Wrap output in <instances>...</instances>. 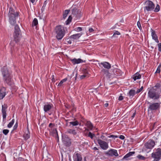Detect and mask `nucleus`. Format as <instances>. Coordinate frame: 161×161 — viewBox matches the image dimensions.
Returning a JSON list of instances; mask_svg holds the SVG:
<instances>
[{
    "label": "nucleus",
    "instance_id": "f3484780",
    "mask_svg": "<svg viewBox=\"0 0 161 161\" xmlns=\"http://www.w3.org/2000/svg\"><path fill=\"white\" fill-rule=\"evenodd\" d=\"M6 95V89L5 87H3L0 90V100H2Z\"/></svg>",
    "mask_w": 161,
    "mask_h": 161
},
{
    "label": "nucleus",
    "instance_id": "a878e982",
    "mask_svg": "<svg viewBox=\"0 0 161 161\" xmlns=\"http://www.w3.org/2000/svg\"><path fill=\"white\" fill-rule=\"evenodd\" d=\"M15 42L14 40L13 41H11L10 43V48L11 49V50L12 52H13L14 51V47H15Z\"/></svg>",
    "mask_w": 161,
    "mask_h": 161
},
{
    "label": "nucleus",
    "instance_id": "13d9d810",
    "mask_svg": "<svg viewBox=\"0 0 161 161\" xmlns=\"http://www.w3.org/2000/svg\"><path fill=\"white\" fill-rule=\"evenodd\" d=\"M67 80V78H66L63 80H61L63 83L65 81H66Z\"/></svg>",
    "mask_w": 161,
    "mask_h": 161
},
{
    "label": "nucleus",
    "instance_id": "a211bd4d",
    "mask_svg": "<svg viewBox=\"0 0 161 161\" xmlns=\"http://www.w3.org/2000/svg\"><path fill=\"white\" fill-rule=\"evenodd\" d=\"M151 30V36L153 39L156 42L158 43L159 42L158 39V37L155 31L152 29Z\"/></svg>",
    "mask_w": 161,
    "mask_h": 161
},
{
    "label": "nucleus",
    "instance_id": "4be33fe9",
    "mask_svg": "<svg viewBox=\"0 0 161 161\" xmlns=\"http://www.w3.org/2000/svg\"><path fill=\"white\" fill-rule=\"evenodd\" d=\"M142 75L138 72H137L132 76V78L134 81L137 79H140L141 78Z\"/></svg>",
    "mask_w": 161,
    "mask_h": 161
},
{
    "label": "nucleus",
    "instance_id": "f03ea898",
    "mask_svg": "<svg viewBox=\"0 0 161 161\" xmlns=\"http://www.w3.org/2000/svg\"><path fill=\"white\" fill-rule=\"evenodd\" d=\"M1 71L4 82L9 86H13L14 83L12 79L13 76L11 71L5 66L2 69Z\"/></svg>",
    "mask_w": 161,
    "mask_h": 161
},
{
    "label": "nucleus",
    "instance_id": "e433bc0d",
    "mask_svg": "<svg viewBox=\"0 0 161 161\" xmlns=\"http://www.w3.org/2000/svg\"><path fill=\"white\" fill-rule=\"evenodd\" d=\"M94 136L95 134H94L90 132H89L88 134V136L90 137L91 139H92Z\"/></svg>",
    "mask_w": 161,
    "mask_h": 161
},
{
    "label": "nucleus",
    "instance_id": "e2e57ef3",
    "mask_svg": "<svg viewBox=\"0 0 161 161\" xmlns=\"http://www.w3.org/2000/svg\"><path fill=\"white\" fill-rule=\"evenodd\" d=\"M135 114H136V112H135L134 113H133L132 116H131V117L132 118V119H133L135 115Z\"/></svg>",
    "mask_w": 161,
    "mask_h": 161
},
{
    "label": "nucleus",
    "instance_id": "864d4df0",
    "mask_svg": "<svg viewBox=\"0 0 161 161\" xmlns=\"http://www.w3.org/2000/svg\"><path fill=\"white\" fill-rule=\"evenodd\" d=\"M135 153L134 152H130L128 153V154L129 155V156L130 157L131 156H132L133 154H134Z\"/></svg>",
    "mask_w": 161,
    "mask_h": 161
},
{
    "label": "nucleus",
    "instance_id": "4468645a",
    "mask_svg": "<svg viewBox=\"0 0 161 161\" xmlns=\"http://www.w3.org/2000/svg\"><path fill=\"white\" fill-rule=\"evenodd\" d=\"M106 154L107 156L112 157H117L119 156L117 150L113 149H111L107 151L106 153Z\"/></svg>",
    "mask_w": 161,
    "mask_h": 161
},
{
    "label": "nucleus",
    "instance_id": "3c124183",
    "mask_svg": "<svg viewBox=\"0 0 161 161\" xmlns=\"http://www.w3.org/2000/svg\"><path fill=\"white\" fill-rule=\"evenodd\" d=\"M130 156H129V155L128 154V153L126 155H125L123 158V159H125L128 158Z\"/></svg>",
    "mask_w": 161,
    "mask_h": 161
},
{
    "label": "nucleus",
    "instance_id": "2eb2a0df",
    "mask_svg": "<svg viewBox=\"0 0 161 161\" xmlns=\"http://www.w3.org/2000/svg\"><path fill=\"white\" fill-rule=\"evenodd\" d=\"M73 161H81L82 157L80 153L75 152L73 156Z\"/></svg>",
    "mask_w": 161,
    "mask_h": 161
},
{
    "label": "nucleus",
    "instance_id": "f8f14e48",
    "mask_svg": "<svg viewBox=\"0 0 161 161\" xmlns=\"http://www.w3.org/2000/svg\"><path fill=\"white\" fill-rule=\"evenodd\" d=\"M8 108L7 105L6 104H4L2 106V113L3 118V121H4L5 123L6 118L7 115L6 111Z\"/></svg>",
    "mask_w": 161,
    "mask_h": 161
},
{
    "label": "nucleus",
    "instance_id": "a18cd8bd",
    "mask_svg": "<svg viewBox=\"0 0 161 161\" xmlns=\"http://www.w3.org/2000/svg\"><path fill=\"white\" fill-rule=\"evenodd\" d=\"M143 89V86H142L140 88L137 90L136 92V93H139L140 92H141L142 91Z\"/></svg>",
    "mask_w": 161,
    "mask_h": 161
},
{
    "label": "nucleus",
    "instance_id": "4d7b16f0",
    "mask_svg": "<svg viewBox=\"0 0 161 161\" xmlns=\"http://www.w3.org/2000/svg\"><path fill=\"white\" fill-rule=\"evenodd\" d=\"M63 83L61 81L58 83V86L59 87L63 85Z\"/></svg>",
    "mask_w": 161,
    "mask_h": 161
},
{
    "label": "nucleus",
    "instance_id": "de8ad7c7",
    "mask_svg": "<svg viewBox=\"0 0 161 161\" xmlns=\"http://www.w3.org/2000/svg\"><path fill=\"white\" fill-rule=\"evenodd\" d=\"M108 137L109 138H118V137L117 136L113 135H111L109 136H108Z\"/></svg>",
    "mask_w": 161,
    "mask_h": 161
},
{
    "label": "nucleus",
    "instance_id": "423d86ee",
    "mask_svg": "<svg viewBox=\"0 0 161 161\" xmlns=\"http://www.w3.org/2000/svg\"><path fill=\"white\" fill-rule=\"evenodd\" d=\"M155 144V142L153 139H150L145 143L143 149L148 153L154 147Z\"/></svg>",
    "mask_w": 161,
    "mask_h": 161
},
{
    "label": "nucleus",
    "instance_id": "774afa93",
    "mask_svg": "<svg viewBox=\"0 0 161 161\" xmlns=\"http://www.w3.org/2000/svg\"><path fill=\"white\" fill-rule=\"evenodd\" d=\"M93 149L95 150H98V149L96 147H94L93 148Z\"/></svg>",
    "mask_w": 161,
    "mask_h": 161
},
{
    "label": "nucleus",
    "instance_id": "052dcab7",
    "mask_svg": "<svg viewBox=\"0 0 161 161\" xmlns=\"http://www.w3.org/2000/svg\"><path fill=\"white\" fill-rule=\"evenodd\" d=\"M86 76V75H81L80 76V78L81 79H83V78H84Z\"/></svg>",
    "mask_w": 161,
    "mask_h": 161
},
{
    "label": "nucleus",
    "instance_id": "5fc2aeb1",
    "mask_svg": "<svg viewBox=\"0 0 161 161\" xmlns=\"http://www.w3.org/2000/svg\"><path fill=\"white\" fill-rule=\"evenodd\" d=\"M119 137L120 139L121 140H124L125 138V137L124 136L122 135H120Z\"/></svg>",
    "mask_w": 161,
    "mask_h": 161
},
{
    "label": "nucleus",
    "instance_id": "6e6552de",
    "mask_svg": "<svg viewBox=\"0 0 161 161\" xmlns=\"http://www.w3.org/2000/svg\"><path fill=\"white\" fill-rule=\"evenodd\" d=\"M149 106L148 110L151 111H156L160 109L161 103H148Z\"/></svg>",
    "mask_w": 161,
    "mask_h": 161
},
{
    "label": "nucleus",
    "instance_id": "c03bdc74",
    "mask_svg": "<svg viewBox=\"0 0 161 161\" xmlns=\"http://www.w3.org/2000/svg\"><path fill=\"white\" fill-rule=\"evenodd\" d=\"M75 31H80L82 30V28L80 27H78L75 28Z\"/></svg>",
    "mask_w": 161,
    "mask_h": 161
},
{
    "label": "nucleus",
    "instance_id": "0eeeda50",
    "mask_svg": "<svg viewBox=\"0 0 161 161\" xmlns=\"http://www.w3.org/2000/svg\"><path fill=\"white\" fill-rule=\"evenodd\" d=\"M151 157L154 158L153 161H159L161 158V149L158 148L156 149V152L151 154Z\"/></svg>",
    "mask_w": 161,
    "mask_h": 161
},
{
    "label": "nucleus",
    "instance_id": "49530a36",
    "mask_svg": "<svg viewBox=\"0 0 161 161\" xmlns=\"http://www.w3.org/2000/svg\"><path fill=\"white\" fill-rule=\"evenodd\" d=\"M66 42H67V44H71L72 43L71 40H70V38H69L67 39Z\"/></svg>",
    "mask_w": 161,
    "mask_h": 161
},
{
    "label": "nucleus",
    "instance_id": "72a5a7b5",
    "mask_svg": "<svg viewBox=\"0 0 161 161\" xmlns=\"http://www.w3.org/2000/svg\"><path fill=\"white\" fill-rule=\"evenodd\" d=\"M72 18L71 16H69L67 20L66 21V24L67 25H69L70 23Z\"/></svg>",
    "mask_w": 161,
    "mask_h": 161
},
{
    "label": "nucleus",
    "instance_id": "37998d69",
    "mask_svg": "<svg viewBox=\"0 0 161 161\" xmlns=\"http://www.w3.org/2000/svg\"><path fill=\"white\" fill-rule=\"evenodd\" d=\"M120 33L119 32L117 31H115L114 33L113 36L115 37V36L116 35H120Z\"/></svg>",
    "mask_w": 161,
    "mask_h": 161
},
{
    "label": "nucleus",
    "instance_id": "09e8293b",
    "mask_svg": "<svg viewBox=\"0 0 161 161\" xmlns=\"http://www.w3.org/2000/svg\"><path fill=\"white\" fill-rule=\"evenodd\" d=\"M25 160L24 158L21 157H19L17 159V161H25Z\"/></svg>",
    "mask_w": 161,
    "mask_h": 161
},
{
    "label": "nucleus",
    "instance_id": "aec40b11",
    "mask_svg": "<svg viewBox=\"0 0 161 161\" xmlns=\"http://www.w3.org/2000/svg\"><path fill=\"white\" fill-rule=\"evenodd\" d=\"M53 105L46 104L44 106L43 109L45 112H48L52 108Z\"/></svg>",
    "mask_w": 161,
    "mask_h": 161
},
{
    "label": "nucleus",
    "instance_id": "bb28decb",
    "mask_svg": "<svg viewBox=\"0 0 161 161\" xmlns=\"http://www.w3.org/2000/svg\"><path fill=\"white\" fill-rule=\"evenodd\" d=\"M121 71L119 69L115 68L114 69L113 73L115 75H118L121 74Z\"/></svg>",
    "mask_w": 161,
    "mask_h": 161
},
{
    "label": "nucleus",
    "instance_id": "ea45409f",
    "mask_svg": "<svg viewBox=\"0 0 161 161\" xmlns=\"http://www.w3.org/2000/svg\"><path fill=\"white\" fill-rule=\"evenodd\" d=\"M87 125L88 127L89 128V129H90V130H92V129L93 128V126L91 122H88Z\"/></svg>",
    "mask_w": 161,
    "mask_h": 161
},
{
    "label": "nucleus",
    "instance_id": "c9c22d12",
    "mask_svg": "<svg viewBox=\"0 0 161 161\" xmlns=\"http://www.w3.org/2000/svg\"><path fill=\"white\" fill-rule=\"evenodd\" d=\"M161 64H160L158 66V68L157 69L156 71L155 72V73H159L160 72V69H161Z\"/></svg>",
    "mask_w": 161,
    "mask_h": 161
},
{
    "label": "nucleus",
    "instance_id": "4c0bfd02",
    "mask_svg": "<svg viewBox=\"0 0 161 161\" xmlns=\"http://www.w3.org/2000/svg\"><path fill=\"white\" fill-rule=\"evenodd\" d=\"M9 132V130L8 129H4L3 130V133L5 135H7Z\"/></svg>",
    "mask_w": 161,
    "mask_h": 161
},
{
    "label": "nucleus",
    "instance_id": "603ef678",
    "mask_svg": "<svg viewBox=\"0 0 161 161\" xmlns=\"http://www.w3.org/2000/svg\"><path fill=\"white\" fill-rule=\"evenodd\" d=\"M105 136L103 135H102L100 137V138H99V139H101V140H106V139H105Z\"/></svg>",
    "mask_w": 161,
    "mask_h": 161
},
{
    "label": "nucleus",
    "instance_id": "9d476101",
    "mask_svg": "<svg viewBox=\"0 0 161 161\" xmlns=\"http://www.w3.org/2000/svg\"><path fill=\"white\" fill-rule=\"evenodd\" d=\"M48 130L49 131L50 134L53 136H54L57 134V130L55 127L54 124L50 123L48 126Z\"/></svg>",
    "mask_w": 161,
    "mask_h": 161
},
{
    "label": "nucleus",
    "instance_id": "680f3d73",
    "mask_svg": "<svg viewBox=\"0 0 161 161\" xmlns=\"http://www.w3.org/2000/svg\"><path fill=\"white\" fill-rule=\"evenodd\" d=\"M89 31L90 32H92L94 31V30L92 28H91L89 29Z\"/></svg>",
    "mask_w": 161,
    "mask_h": 161
},
{
    "label": "nucleus",
    "instance_id": "9b49d317",
    "mask_svg": "<svg viewBox=\"0 0 161 161\" xmlns=\"http://www.w3.org/2000/svg\"><path fill=\"white\" fill-rule=\"evenodd\" d=\"M97 141L101 148L103 150H106L108 148V143L103 141L99 138H98Z\"/></svg>",
    "mask_w": 161,
    "mask_h": 161
},
{
    "label": "nucleus",
    "instance_id": "dca6fc26",
    "mask_svg": "<svg viewBox=\"0 0 161 161\" xmlns=\"http://www.w3.org/2000/svg\"><path fill=\"white\" fill-rule=\"evenodd\" d=\"M63 141L66 146H69L71 144L70 139L68 137L65 136L63 138Z\"/></svg>",
    "mask_w": 161,
    "mask_h": 161
},
{
    "label": "nucleus",
    "instance_id": "a19ab883",
    "mask_svg": "<svg viewBox=\"0 0 161 161\" xmlns=\"http://www.w3.org/2000/svg\"><path fill=\"white\" fill-rule=\"evenodd\" d=\"M159 9H160L159 6V5L158 4L156 6L155 8L154 11L156 12H158V11H159Z\"/></svg>",
    "mask_w": 161,
    "mask_h": 161
},
{
    "label": "nucleus",
    "instance_id": "ddd939ff",
    "mask_svg": "<svg viewBox=\"0 0 161 161\" xmlns=\"http://www.w3.org/2000/svg\"><path fill=\"white\" fill-rule=\"evenodd\" d=\"M72 14L76 17H79L80 16L81 11L78 10L75 6H72L71 8Z\"/></svg>",
    "mask_w": 161,
    "mask_h": 161
},
{
    "label": "nucleus",
    "instance_id": "cd10ccee",
    "mask_svg": "<svg viewBox=\"0 0 161 161\" xmlns=\"http://www.w3.org/2000/svg\"><path fill=\"white\" fill-rule=\"evenodd\" d=\"M67 133L72 134L73 135H75L77 133L75 130H72L69 129L67 130Z\"/></svg>",
    "mask_w": 161,
    "mask_h": 161
},
{
    "label": "nucleus",
    "instance_id": "338daca9",
    "mask_svg": "<svg viewBox=\"0 0 161 161\" xmlns=\"http://www.w3.org/2000/svg\"><path fill=\"white\" fill-rule=\"evenodd\" d=\"M29 0L32 3H34L35 2V0Z\"/></svg>",
    "mask_w": 161,
    "mask_h": 161
},
{
    "label": "nucleus",
    "instance_id": "58836bf2",
    "mask_svg": "<svg viewBox=\"0 0 161 161\" xmlns=\"http://www.w3.org/2000/svg\"><path fill=\"white\" fill-rule=\"evenodd\" d=\"M18 126V122L17 121L16 122L15 124L14 125V127H13V130H12V131L16 130L17 129Z\"/></svg>",
    "mask_w": 161,
    "mask_h": 161
},
{
    "label": "nucleus",
    "instance_id": "2f4dec72",
    "mask_svg": "<svg viewBox=\"0 0 161 161\" xmlns=\"http://www.w3.org/2000/svg\"><path fill=\"white\" fill-rule=\"evenodd\" d=\"M69 123L70 125H72L74 126H77L79 125H80V124H79V122L77 120H76L75 121L70 122Z\"/></svg>",
    "mask_w": 161,
    "mask_h": 161
},
{
    "label": "nucleus",
    "instance_id": "bf43d9fd",
    "mask_svg": "<svg viewBox=\"0 0 161 161\" xmlns=\"http://www.w3.org/2000/svg\"><path fill=\"white\" fill-rule=\"evenodd\" d=\"M84 74L85 75H87L88 74V71L86 69L84 71Z\"/></svg>",
    "mask_w": 161,
    "mask_h": 161
},
{
    "label": "nucleus",
    "instance_id": "473e14b6",
    "mask_svg": "<svg viewBox=\"0 0 161 161\" xmlns=\"http://www.w3.org/2000/svg\"><path fill=\"white\" fill-rule=\"evenodd\" d=\"M15 121V120L14 119H13L12 120V121L10 122L9 124L7 125V127L8 128H11L13 125H14Z\"/></svg>",
    "mask_w": 161,
    "mask_h": 161
},
{
    "label": "nucleus",
    "instance_id": "5701e85b",
    "mask_svg": "<svg viewBox=\"0 0 161 161\" xmlns=\"http://www.w3.org/2000/svg\"><path fill=\"white\" fill-rule=\"evenodd\" d=\"M71 61L74 64H78L80 63H82L84 62L80 58L76 59L74 58L71 60Z\"/></svg>",
    "mask_w": 161,
    "mask_h": 161
},
{
    "label": "nucleus",
    "instance_id": "f704fd0d",
    "mask_svg": "<svg viewBox=\"0 0 161 161\" xmlns=\"http://www.w3.org/2000/svg\"><path fill=\"white\" fill-rule=\"evenodd\" d=\"M137 157L139 159L145 160L146 158L141 155H139L137 156Z\"/></svg>",
    "mask_w": 161,
    "mask_h": 161
},
{
    "label": "nucleus",
    "instance_id": "20e7f679",
    "mask_svg": "<svg viewBox=\"0 0 161 161\" xmlns=\"http://www.w3.org/2000/svg\"><path fill=\"white\" fill-rule=\"evenodd\" d=\"M66 28L61 25H58L55 28V31L56 34V38L58 40H61L65 34Z\"/></svg>",
    "mask_w": 161,
    "mask_h": 161
},
{
    "label": "nucleus",
    "instance_id": "6e6d98bb",
    "mask_svg": "<svg viewBox=\"0 0 161 161\" xmlns=\"http://www.w3.org/2000/svg\"><path fill=\"white\" fill-rule=\"evenodd\" d=\"M118 99L119 101H121V100H123V96H121V95L119 97Z\"/></svg>",
    "mask_w": 161,
    "mask_h": 161
},
{
    "label": "nucleus",
    "instance_id": "7ed1b4c3",
    "mask_svg": "<svg viewBox=\"0 0 161 161\" xmlns=\"http://www.w3.org/2000/svg\"><path fill=\"white\" fill-rule=\"evenodd\" d=\"M19 16V12H15V10L12 8L9 9L8 17V20L10 24L14 25L16 22V19Z\"/></svg>",
    "mask_w": 161,
    "mask_h": 161
},
{
    "label": "nucleus",
    "instance_id": "39448f33",
    "mask_svg": "<svg viewBox=\"0 0 161 161\" xmlns=\"http://www.w3.org/2000/svg\"><path fill=\"white\" fill-rule=\"evenodd\" d=\"M22 37V34L19 26L17 25H15L14 31V39L17 43L19 42Z\"/></svg>",
    "mask_w": 161,
    "mask_h": 161
},
{
    "label": "nucleus",
    "instance_id": "6ab92c4d",
    "mask_svg": "<svg viewBox=\"0 0 161 161\" xmlns=\"http://www.w3.org/2000/svg\"><path fill=\"white\" fill-rule=\"evenodd\" d=\"M99 65L100 64L102 65L105 69H109L111 67V65L108 62H103L99 64Z\"/></svg>",
    "mask_w": 161,
    "mask_h": 161
},
{
    "label": "nucleus",
    "instance_id": "c85d7f7f",
    "mask_svg": "<svg viewBox=\"0 0 161 161\" xmlns=\"http://www.w3.org/2000/svg\"><path fill=\"white\" fill-rule=\"evenodd\" d=\"M101 72L103 74L105 75L106 76H109L110 75V74L107 69H103L101 70Z\"/></svg>",
    "mask_w": 161,
    "mask_h": 161
},
{
    "label": "nucleus",
    "instance_id": "c756f323",
    "mask_svg": "<svg viewBox=\"0 0 161 161\" xmlns=\"http://www.w3.org/2000/svg\"><path fill=\"white\" fill-rule=\"evenodd\" d=\"M69 11L70 10H66L63 13V18L64 19H65L67 17Z\"/></svg>",
    "mask_w": 161,
    "mask_h": 161
},
{
    "label": "nucleus",
    "instance_id": "393cba45",
    "mask_svg": "<svg viewBox=\"0 0 161 161\" xmlns=\"http://www.w3.org/2000/svg\"><path fill=\"white\" fill-rule=\"evenodd\" d=\"M23 137L24 138L25 140H26L30 138V134L29 129H28L26 131H25V133L23 135Z\"/></svg>",
    "mask_w": 161,
    "mask_h": 161
},
{
    "label": "nucleus",
    "instance_id": "412c9836",
    "mask_svg": "<svg viewBox=\"0 0 161 161\" xmlns=\"http://www.w3.org/2000/svg\"><path fill=\"white\" fill-rule=\"evenodd\" d=\"M82 35V33H77L71 36H70V38L74 40L77 39H79Z\"/></svg>",
    "mask_w": 161,
    "mask_h": 161
},
{
    "label": "nucleus",
    "instance_id": "0e129e2a",
    "mask_svg": "<svg viewBox=\"0 0 161 161\" xmlns=\"http://www.w3.org/2000/svg\"><path fill=\"white\" fill-rule=\"evenodd\" d=\"M108 103H106L104 104V106L105 107H107L108 106Z\"/></svg>",
    "mask_w": 161,
    "mask_h": 161
},
{
    "label": "nucleus",
    "instance_id": "b1692460",
    "mask_svg": "<svg viewBox=\"0 0 161 161\" xmlns=\"http://www.w3.org/2000/svg\"><path fill=\"white\" fill-rule=\"evenodd\" d=\"M136 92L133 89L130 90L128 93V96L131 98H132L136 94Z\"/></svg>",
    "mask_w": 161,
    "mask_h": 161
},
{
    "label": "nucleus",
    "instance_id": "69168bd1",
    "mask_svg": "<svg viewBox=\"0 0 161 161\" xmlns=\"http://www.w3.org/2000/svg\"><path fill=\"white\" fill-rule=\"evenodd\" d=\"M46 4L45 3V2L44 3L43 6L42 7V10L43 9V8H44L46 6Z\"/></svg>",
    "mask_w": 161,
    "mask_h": 161
},
{
    "label": "nucleus",
    "instance_id": "79ce46f5",
    "mask_svg": "<svg viewBox=\"0 0 161 161\" xmlns=\"http://www.w3.org/2000/svg\"><path fill=\"white\" fill-rule=\"evenodd\" d=\"M137 26L140 30H142V27L141 25V23L139 21H138L137 22Z\"/></svg>",
    "mask_w": 161,
    "mask_h": 161
},
{
    "label": "nucleus",
    "instance_id": "7c9ffc66",
    "mask_svg": "<svg viewBox=\"0 0 161 161\" xmlns=\"http://www.w3.org/2000/svg\"><path fill=\"white\" fill-rule=\"evenodd\" d=\"M38 24V22L37 19L35 18L34 19L32 23V27L34 26H36Z\"/></svg>",
    "mask_w": 161,
    "mask_h": 161
},
{
    "label": "nucleus",
    "instance_id": "1a4fd4ad",
    "mask_svg": "<svg viewBox=\"0 0 161 161\" xmlns=\"http://www.w3.org/2000/svg\"><path fill=\"white\" fill-rule=\"evenodd\" d=\"M145 5L144 10H146L147 11L153 10L155 7V5L153 2L150 0L146 1L145 2Z\"/></svg>",
    "mask_w": 161,
    "mask_h": 161
},
{
    "label": "nucleus",
    "instance_id": "f257e3e1",
    "mask_svg": "<svg viewBox=\"0 0 161 161\" xmlns=\"http://www.w3.org/2000/svg\"><path fill=\"white\" fill-rule=\"evenodd\" d=\"M147 97L154 100H158L161 96V82L157 83L154 86L148 88Z\"/></svg>",
    "mask_w": 161,
    "mask_h": 161
},
{
    "label": "nucleus",
    "instance_id": "8fccbe9b",
    "mask_svg": "<svg viewBox=\"0 0 161 161\" xmlns=\"http://www.w3.org/2000/svg\"><path fill=\"white\" fill-rule=\"evenodd\" d=\"M158 50L159 52H161V42L158 44Z\"/></svg>",
    "mask_w": 161,
    "mask_h": 161
}]
</instances>
